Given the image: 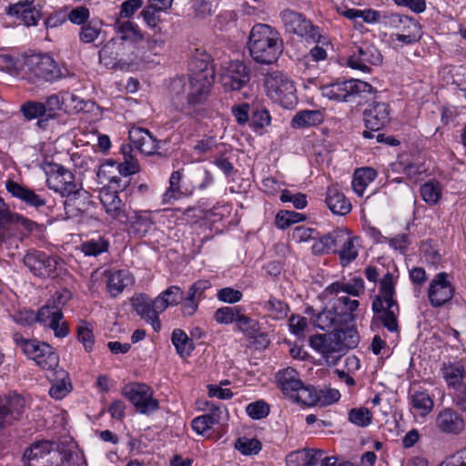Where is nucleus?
<instances>
[{"label":"nucleus","instance_id":"nucleus-1","mask_svg":"<svg viewBox=\"0 0 466 466\" xmlns=\"http://www.w3.org/2000/svg\"><path fill=\"white\" fill-rule=\"evenodd\" d=\"M360 342L355 327L335 329L331 332L316 334L309 338V345L320 353L329 366H335L349 350L354 349Z\"/></svg>","mask_w":466,"mask_h":466},{"label":"nucleus","instance_id":"nucleus-2","mask_svg":"<svg viewBox=\"0 0 466 466\" xmlns=\"http://www.w3.org/2000/svg\"><path fill=\"white\" fill-rule=\"evenodd\" d=\"M248 48L252 59L261 65L275 63L283 52L279 33L267 24H256L248 35Z\"/></svg>","mask_w":466,"mask_h":466},{"label":"nucleus","instance_id":"nucleus-3","mask_svg":"<svg viewBox=\"0 0 466 466\" xmlns=\"http://www.w3.org/2000/svg\"><path fill=\"white\" fill-rule=\"evenodd\" d=\"M359 306L357 299L348 296L339 297L333 300L331 309H325L317 315L315 325L322 330L355 327L352 324L356 319L354 311Z\"/></svg>","mask_w":466,"mask_h":466},{"label":"nucleus","instance_id":"nucleus-4","mask_svg":"<svg viewBox=\"0 0 466 466\" xmlns=\"http://www.w3.org/2000/svg\"><path fill=\"white\" fill-rule=\"evenodd\" d=\"M13 340L27 358L33 360L42 369L55 370L58 367L59 357L49 344L25 339L19 332L13 333Z\"/></svg>","mask_w":466,"mask_h":466},{"label":"nucleus","instance_id":"nucleus-5","mask_svg":"<svg viewBox=\"0 0 466 466\" xmlns=\"http://www.w3.org/2000/svg\"><path fill=\"white\" fill-rule=\"evenodd\" d=\"M374 87L367 82L350 79L335 82L322 87V95L329 99L337 101H352L356 97L363 98L367 102L373 98Z\"/></svg>","mask_w":466,"mask_h":466},{"label":"nucleus","instance_id":"nucleus-6","mask_svg":"<svg viewBox=\"0 0 466 466\" xmlns=\"http://www.w3.org/2000/svg\"><path fill=\"white\" fill-rule=\"evenodd\" d=\"M211 85L212 83L205 78L189 79L186 100L178 101L177 96L173 99L176 110L190 117L198 116L208 99Z\"/></svg>","mask_w":466,"mask_h":466},{"label":"nucleus","instance_id":"nucleus-7","mask_svg":"<svg viewBox=\"0 0 466 466\" xmlns=\"http://www.w3.org/2000/svg\"><path fill=\"white\" fill-rule=\"evenodd\" d=\"M26 66L38 81L54 82L68 74L66 67H60L53 57L46 54H35L26 59Z\"/></svg>","mask_w":466,"mask_h":466},{"label":"nucleus","instance_id":"nucleus-8","mask_svg":"<svg viewBox=\"0 0 466 466\" xmlns=\"http://www.w3.org/2000/svg\"><path fill=\"white\" fill-rule=\"evenodd\" d=\"M59 260L60 258L56 256L36 249L28 250L23 258V262L29 271L43 279H55L59 275L57 272Z\"/></svg>","mask_w":466,"mask_h":466},{"label":"nucleus","instance_id":"nucleus-9","mask_svg":"<svg viewBox=\"0 0 466 466\" xmlns=\"http://www.w3.org/2000/svg\"><path fill=\"white\" fill-rule=\"evenodd\" d=\"M383 24L399 30L396 40L406 45L418 42L421 38L420 25L413 18L396 13L383 12Z\"/></svg>","mask_w":466,"mask_h":466},{"label":"nucleus","instance_id":"nucleus-10","mask_svg":"<svg viewBox=\"0 0 466 466\" xmlns=\"http://www.w3.org/2000/svg\"><path fill=\"white\" fill-rule=\"evenodd\" d=\"M122 394L128 399L137 410L142 414L149 415L156 411L159 403L153 398L150 387L144 383H129L122 389Z\"/></svg>","mask_w":466,"mask_h":466},{"label":"nucleus","instance_id":"nucleus-11","mask_svg":"<svg viewBox=\"0 0 466 466\" xmlns=\"http://www.w3.org/2000/svg\"><path fill=\"white\" fill-rule=\"evenodd\" d=\"M281 18L289 32L305 37L307 41L321 42L322 35L319 27L313 25L302 14L287 9L281 13Z\"/></svg>","mask_w":466,"mask_h":466},{"label":"nucleus","instance_id":"nucleus-12","mask_svg":"<svg viewBox=\"0 0 466 466\" xmlns=\"http://www.w3.org/2000/svg\"><path fill=\"white\" fill-rule=\"evenodd\" d=\"M382 59V55L375 46L362 43L351 48V53L348 58V66L350 68L369 73L370 72V66L380 65Z\"/></svg>","mask_w":466,"mask_h":466},{"label":"nucleus","instance_id":"nucleus-13","mask_svg":"<svg viewBox=\"0 0 466 466\" xmlns=\"http://www.w3.org/2000/svg\"><path fill=\"white\" fill-rule=\"evenodd\" d=\"M374 319H378L388 331L400 332L398 317L400 307L396 299H384L374 297L371 304Z\"/></svg>","mask_w":466,"mask_h":466},{"label":"nucleus","instance_id":"nucleus-14","mask_svg":"<svg viewBox=\"0 0 466 466\" xmlns=\"http://www.w3.org/2000/svg\"><path fill=\"white\" fill-rule=\"evenodd\" d=\"M46 175V185L50 189L61 196L77 193L78 186L75 182L74 174L62 165L50 164Z\"/></svg>","mask_w":466,"mask_h":466},{"label":"nucleus","instance_id":"nucleus-15","mask_svg":"<svg viewBox=\"0 0 466 466\" xmlns=\"http://www.w3.org/2000/svg\"><path fill=\"white\" fill-rule=\"evenodd\" d=\"M455 287L447 272H439L431 280L428 287L429 302L433 308H441L454 297Z\"/></svg>","mask_w":466,"mask_h":466},{"label":"nucleus","instance_id":"nucleus-16","mask_svg":"<svg viewBox=\"0 0 466 466\" xmlns=\"http://www.w3.org/2000/svg\"><path fill=\"white\" fill-rule=\"evenodd\" d=\"M25 406V399L16 393L0 395V431L19 420Z\"/></svg>","mask_w":466,"mask_h":466},{"label":"nucleus","instance_id":"nucleus-17","mask_svg":"<svg viewBox=\"0 0 466 466\" xmlns=\"http://www.w3.org/2000/svg\"><path fill=\"white\" fill-rule=\"evenodd\" d=\"M221 81L227 89L240 90L250 81V69L243 61H230L225 67Z\"/></svg>","mask_w":466,"mask_h":466},{"label":"nucleus","instance_id":"nucleus-18","mask_svg":"<svg viewBox=\"0 0 466 466\" xmlns=\"http://www.w3.org/2000/svg\"><path fill=\"white\" fill-rule=\"evenodd\" d=\"M5 188L13 198L20 200L27 208L40 211L47 204L46 196L12 179H8L5 182Z\"/></svg>","mask_w":466,"mask_h":466},{"label":"nucleus","instance_id":"nucleus-19","mask_svg":"<svg viewBox=\"0 0 466 466\" xmlns=\"http://www.w3.org/2000/svg\"><path fill=\"white\" fill-rule=\"evenodd\" d=\"M265 85L268 95L276 101L283 103L285 99L295 96L296 88L293 82L279 72L268 76Z\"/></svg>","mask_w":466,"mask_h":466},{"label":"nucleus","instance_id":"nucleus-20","mask_svg":"<svg viewBox=\"0 0 466 466\" xmlns=\"http://www.w3.org/2000/svg\"><path fill=\"white\" fill-rule=\"evenodd\" d=\"M131 305L143 319L152 325L154 330L160 329L161 323L158 315L162 310L156 308V299L152 301L148 297L141 294L132 298Z\"/></svg>","mask_w":466,"mask_h":466},{"label":"nucleus","instance_id":"nucleus-21","mask_svg":"<svg viewBox=\"0 0 466 466\" xmlns=\"http://www.w3.org/2000/svg\"><path fill=\"white\" fill-rule=\"evenodd\" d=\"M367 129L380 130L390 122L389 105L382 102H372L363 112Z\"/></svg>","mask_w":466,"mask_h":466},{"label":"nucleus","instance_id":"nucleus-22","mask_svg":"<svg viewBox=\"0 0 466 466\" xmlns=\"http://www.w3.org/2000/svg\"><path fill=\"white\" fill-rule=\"evenodd\" d=\"M447 385L456 390L466 387V359L443 364L441 369Z\"/></svg>","mask_w":466,"mask_h":466},{"label":"nucleus","instance_id":"nucleus-23","mask_svg":"<svg viewBox=\"0 0 466 466\" xmlns=\"http://www.w3.org/2000/svg\"><path fill=\"white\" fill-rule=\"evenodd\" d=\"M57 448L58 444L53 441L38 440L34 441L24 451L23 466H35V462H38L40 459H44Z\"/></svg>","mask_w":466,"mask_h":466},{"label":"nucleus","instance_id":"nucleus-24","mask_svg":"<svg viewBox=\"0 0 466 466\" xmlns=\"http://www.w3.org/2000/svg\"><path fill=\"white\" fill-rule=\"evenodd\" d=\"M276 381L281 391L291 399L294 398L303 383L299 379V372L291 367L279 370L276 374Z\"/></svg>","mask_w":466,"mask_h":466},{"label":"nucleus","instance_id":"nucleus-25","mask_svg":"<svg viewBox=\"0 0 466 466\" xmlns=\"http://www.w3.org/2000/svg\"><path fill=\"white\" fill-rule=\"evenodd\" d=\"M436 427L444 433L459 434L464 428V422L455 410L444 409L436 417Z\"/></svg>","mask_w":466,"mask_h":466},{"label":"nucleus","instance_id":"nucleus-26","mask_svg":"<svg viewBox=\"0 0 466 466\" xmlns=\"http://www.w3.org/2000/svg\"><path fill=\"white\" fill-rule=\"evenodd\" d=\"M99 198L106 214L112 218L118 220L128 218L124 209V204L122 203L116 190L112 191L110 189H103L100 192Z\"/></svg>","mask_w":466,"mask_h":466},{"label":"nucleus","instance_id":"nucleus-27","mask_svg":"<svg viewBox=\"0 0 466 466\" xmlns=\"http://www.w3.org/2000/svg\"><path fill=\"white\" fill-rule=\"evenodd\" d=\"M7 14L23 21L26 26L35 25L40 18L34 1H20L9 6Z\"/></svg>","mask_w":466,"mask_h":466},{"label":"nucleus","instance_id":"nucleus-28","mask_svg":"<svg viewBox=\"0 0 466 466\" xmlns=\"http://www.w3.org/2000/svg\"><path fill=\"white\" fill-rule=\"evenodd\" d=\"M326 203L330 211L335 215L344 216L351 210L350 200L334 187H328Z\"/></svg>","mask_w":466,"mask_h":466},{"label":"nucleus","instance_id":"nucleus-29","mask_svg":"<svg viewBox=\"0 0 466 466\" xmlns=\"http://www.w3.org/2000/svg\"><path fill=\"white\" fill-rule=\"evenodd\" d=\"M106 287L113 297L118 296L125 288L133 283L132 276L124 269L109 271L106 273Z\"/></svg>","mask_w":466,"mask_h":466},{"label":"nucleus","instance_id":"nucleus-30","mask_svg":"<svg viewBox=\"0 0 466 466\" xmlns=\"http://www.w3.org/2000/svg\"><path fill=\"white\" fill-rule=\"evenodd\" d=\"M103 21L99 18H93L88 23L81 25L78 37L80 42L84 44L95 43L101 39V43L105 40L103 31Z\"/></svg>","mask_w":466,"mask_h":466},{"label":"nucleus","instance_id":"nucleus-31","mask_svg":"<svg viewBox=\"0 0 466 466\" xmlns=\"http://www.w3.org/2000/svg\"><path fill=\"white\" fill-rule=\"evenodd\" d=\"M323 120L324 116L320 110H300L293 116L291 126L296 128L314 127L321 124Z\"/></svg>","mask_w":466,"mask_h":466},{"label":"nucleus","instance_id":"nucleus-32","mask_svg":"<svg viewBox=\"0 0 466 466\" xmlns=\"http://www.w3.org/2000/svg\"><path fill=\"white\" fill-rule=\"evenodd\" d=\"M184 292L178 286H170L156 298V308L162 312L167 308L177 306L183 299Z\"/></svg>","mask_w":466,"mask_h":466},{"label":"nucleus","instance_id":"nucleus-33","mask_svg":"<svg viewBox=\"0 0 466 466\" xmlns=\"http://www.w3.org/2000/svg\"><path fill=\"white\" fill-rule=\"evenodd\" d=\"M171 341L177 353L183 359L189 357L195 350L194 341L180 329H175L172 331Z\"/></svg>","mask_w":466,"mask_h":466},{"label":"nucleus","instance_id":"nucleus-34","mask_svg":"<svg viewBox=\"0 0 466 466\" xmlns=\"http://www.w3.org/2000/svg\"><path fill=\"white\" fill-rule=\"evenodd\" d=\"M377 175L378 172L372 167L356 169L352 180V188L356 194L361 197L367 186L377 177Z\"/></svg>","mask_w":466,"mask_h":466},{"label":"nucleus","instance_id":"nucleus-35","mask_svg":"<svg viewBox=\"0 0 466 466\" xmlns=\"http://www.w3.org/2000/svg\"><path fill=\"white\" fill-rule=\"evenodd\" d=\"M189 79L198 80V77L208 80L209 83H213L215 73L212 66L206 59H192L189 64Z\"/></svg>","mask_w":466,"mask_h":466},{"label":"nucleus","instance_id":"nucleus-36","mask_svg":"<svg viewBox=\"0 0 466 466\" xmlns=\"http://www.w3.org/2000/svg\"><path fill=\"white\" fill-rule=\"evenodd\" d=\"M117 33L121 42L128 41L131 44H138L144 39V35L137 25L130 21L118 23Z\"/></svg>","mask_w":466,"mask_h":466},{"label":"nucleus","instance_id":"nucleus-37","mask_svg":"<svg viewBox=\"0 0 466 466\" xmlns=\"http://www.w3.org/2000/svg\"><path fill=\"white\" fill-rule=\"evenodd\" d=\"M154 228V222L147 212H136L131 221V232L138 238L145 237Z\"/></svg>","mask_w":466,"mask_h":466},{"label":"nucleus","instance_id":"nucleus-38","mask_svg":"<svg viewBox=\"0 0 466 466\" xmlns=\"http://www.w3.org/2000/svg\"><path fill=\"white\" fill-rule=\"evenodd\" d=\"M79 195V188L77 193L72 195H63V197H66V199L64 202V206L66 214L68 218L79 217L87 209L86 202L81 199Z\"/></svg>","mask_w":466,"mask_h":466},{"label":"nucleus","instance_id":"nucleus-39","mask_svg":"<svg viewBox=\"0 0 466 466\" xmlns=\"http://www.w3.org/2000/svg\"><path fill=\"white\" fill-rule=\"evenodd\" d=\"M422 199L431 206L436 205L442 196V187L439 181L429 180L420 186Z\"/></svg>","mask_w":466,"mask_h":466},{"label":"nucleus","instance_id":"nucleus-40","mask_svg":"<svg viewBox=\"0 0 466 466\" xmlns=\"http://www.w3.org/2000/svg\"><path fill=\"white\" fill-rule=\"evenodd\" d=\"M167 142L163 140H157L150 132L144 137L141 144L138 146L137 149L147 156H159L162 157H167V153L162 152V145H166Z\"/></svg>","mask_w":466,"mask_h":466},{"label":"nucleus","instance_id":"nucleus-41","mask_svg":"<svg viewBox=\"0 0 466 466\" xmlns=\"http://www.w3.org/2000/svg\"><path fill=\"white\" fill-rule=\"evenodd\" d=\"M293 400L307 406L317 405L321 401L320 390H317L311 385L302 383V386L297 391Z\"/></svg>","mask_w":466,"mask_h":466},{"label":"nucleus","instance_id":"nucleus-42","mask_svg":"<svg viewBox=\"0 0 466 466\" xmlns=\"http://www.w3.org/2000/svg\"><path fill=\"white\" fill-rule=\"evenodd\" d=\"M182 178V173L179 170L173 171L169 178V187L167 188L162 196L163 204L172 203L177 200L182 195L180 182Z\"/></svg>","mask_w":466,"mask_h":466},{"label":"nucleus","instance_id":"nucleus-43","mask_svg":"<svg viewBox=\"0 0 466 466\" xmlns=\"http://www.w3.org/2000/svg\"><path fill=\"white\" fill-rule=\"evenodd\" d=\"M62 309L56 305V301L48 300L45 306L35 313V322L47 326L48 322L55 319V317L62 315Z\"/></svg>","mask_w":466,"mask_h":466},{"label":"nucleus","instance_id":"nucleus-44","mask_svg":"<svg viewBox=\"0 0 466 466\" xmlns=\"http://www.w3.org/2000/svg\"><path fill=\"white\" fill-rule=\"evenodd\" d=\"M355 237H350L347 235V240L343 241L339 251L337 252L339 256L342 266H347L358 257V249L355 246Z\"/></svg>","mask_w":466,"mask_h":466},{"label":"nucleus","instance_id":"nucleus-45","mask_svg":"<svg viewBox=\"0 0 466 466\" xmlns=\"http://www.w3.org/2000/svg\"><path fill=\"white\" fill-rule=\"evenodd\" d=\"M56 373H58L60 377L58 381L50 388L49 394L53 399L61 400L70 391L71 384L68 374L65 370H60Z\"/></svg>","mask_w":466,"mask_h":466},{"label":"nucleus","instance_id":"nucleus-46","mask_svg":"<svg viewBox=\"0 0 466 466\" xmlns=\"http://www.w3.org/2000/svg\"><path fill=\"white\" fill-rule=\"evenodd\" d=\"M20 112L25 120L31 121L45 115L46 107L42 101L27 100L20 106Z\"/></svg>","mask_w":466,"mask_h":466},{"label":"nucleus","instance_id":"nucleus-47","mask_svg":"<svg viewBox=\"0 0 466 466\" xmlns=\"http://www.w3.org/2000/svg\"><path fill=\"white\" fill-rule=\"evenodd\" d=\"M130 146H122L121 151L124 155V162L118 165V171L124 177L136 174L139 171V165L137 160L129 154L131 151Z\"/></svg>","mask_w":466,"mask_h":466},{"label":"nucleus","instance_id":"nucleus-48","mask_svg":"<svg viewBox=\"0 0 466 466\" xmlns=\"http://www.w3.org/2000/svg\"><path fill=\"white\" fill-rule=\"evenodd\" d=\"M66 101H68V99H66ZM42 104L46 107L45 115H47L48 118L56 119L65 104V98L61 97L59 94H52L46 96Z\"/></svg>","mask_w":466,"mask_h":466},{"label":"nucleus","instance_id":"nucleus-49","mask_svg":"<svg viewBox=\"0 0 466 466\" xmlns=\"http://www.w3.org/2000/svg\"><path fill=\"white\" fill-rule=\"evenodd\" d=\"M306 218L304 214L292 210H280L276 216V226L285 229L291 225L303 221Z\"/></svg>","mask_w":466,"mask_h":466},{"label":"nucleus","instance_id":"nucleus-50","mask_svg":"<svg viewBox=\"0 0 466 466\" xmlns=\"http://www.w3.org/2000/svg\"><path fill=\"white\" fill-rule=\"evenodd\" d=\"M77 339L84 346L86 352L93 350L95 339L91 325L86 321H81L76 329Z\"/></svg>","mask_w":466,"mask_h":466},{"label":"nucleus","instance_id":"nucleus-51","mask_svg":"<svg viewBox=\"0 0 466 466\" xmlns=\"http://www.w3.org/2000/svg\"><path fill=\"white\" fill-rule=\"evenodd\" d=\"M271 116L268 110L264 107L252 106L250 116V127L257 130L269 126Z\"/></svg>","mask_w":466,"mask_h":466},{"label":"nucleus","instance_id":"nucleus-52","mask_svg":"<svg viewBox=\"0 0 466 466\" xmlns=\"http://www.w3.org/2000/svg\"><path fill=\"white\" fill-rule=\"evenodd\" d=\"M236 323L238 329L247 337L255 338L259 331L258 322L247 315L240 313Z\"/></svg>","mask_w":466,"mask_h":466},{"label":"nucleus","instance_id":"nucleus-53","mask_svg":"<svg viewBox=\"0 0 466 466\" xmlns=\"http://www.w3.org/2000/svg\"><path fill=\"white\" fill-rule=\"evenodd\" d=\"M235 448L243 455L250 456L258 454L262 449V444L258 439L244 437L237 440Z\"/></svg>","mask_w":466,"mask_h":466},{"label":"nucleus","instance_id":"nucleus-54","mask_svg":"<svg viewBox=\"0 0 466 466\" xmlns=\"http://www.w3.org/2000/svg\"><path fill=\"white\" fill-rule=\"evenodd\" d=\"M264 308L276 319H282L286 318L289 311V305L286 302L278 299L272 296L265 303Z\"/></svg>","mask_w":466,"mask_h":466},{"label":"nucleus","instance_id":"nucleus-55","mask_svg":"<svg viewBox=\"0 0 466 466\" xmlns=\"http://www.w3.org/2000/svg\"><path fill=\"white\" fill-rule=\"evenodd\" d=\"M241 308L237 307H222L215 311L214 319L219 324H230L237 321Z\"/></svg>","mask_w":466,"mask_h":466},{"label":"nucleus","instance_id":"nucleus-56","mask_svg":"<svg viewBox=\"0 0 466 466\" xmlns=\"http://www.w3.org/2000/svg\"><path fill=\"white\" fill-rule=\"evenodd\" d=\"M412 406L421 415L428 414L433 408V400L424 391H416L411 397Z\"/></svg>","mask_w":466,"mask_h":466},{"label":"nucleus","instance_id":"nucleus-57","mask_svg":"<svg viewBox=\"0 0 466 466\" xmlns=\"http://www.w3.org/2000/svg\"><path fill=\"white\" fill-rule=\"evenodd\" d=\"M347 235L346 230L337 228L323 236L330 253H337L339 251L343 241L347 240Z\"/></svg>","mask_w":466,"mask_h":466},{"label":"nucleus","instance_id":"nucleus-58","mask_svg":"<svg viewBox=\"0 0 466 466\" xmlns=\"http://www.w3.org/2000/svg\"><path fill=\"white\" fill-rule=\"evenodd\" d=\"M218 424V416L215 414H204L192 420V429L198 434H204L213 425Z\"/></svg>","mask_w":466,"mask_h":466},{"label":"nucleus","instance_id":"nucleus-59","mask_svg":"<svg viewBox=\"0 0 466 466\" xmlns=\"http://www.w3.org/2000/svg\"><path fill=\"white\" fill-rule=\"evenodd\" d=\"M371 420L372 414L367 408H353L349 411V420L359 427H367Z\"/></svg>","mask_w":466,"mask_h":466},{"label":"nucleus","instance_id":"nucleus-60","mask_svg":"<svg viewBox=\"0 0 466 466\" xmlns=\"http://www.w3.org/2000/svg\"><path fill=\"white\" fill-rule=\"evenodd\" d=\"M269 405L263 400L253 401L246 407V412L252 420L264 419L269 414Z\"/></svg>","mask_w":466,"mask_h":466},{"label":"nucleus","instance_id":"nucleus-61","mask_svg":"<svg viewBox=\"0 0 466 466\" xmlns=\"http://www.w3.org/2000/svg\"><path fill=\"white\" fill-rule=\"evenodd\" d=\"M108 248V243L102 238L91 239L82 244L81 249L86 256L96 257Z\"/></svg>","mask_w":466,"mask_h":466},{"label":"nucleus","instance_id":"nucleus-62","mask_svg":"<svg viewBox=\"0 0 466 466\" xmlns=\"http://www.w3.org/2000/svg\"><path fill=\"white\" fill-rule=\"evenodd\" d=\"M165 11V9H158L148 5L142 10L140 15L148 27L152 29L157 28V31H160V27H158L160 13Z\"/></svg>","mask_w":466,"mask_h":466},{"label":"nucleus","instance_id":"nucleus-63","mask_svg":"<svg viewBox=\"0 0 466 466\" xmlns=\"http://www.w3.org/2000/svg\"><path fill=\"white\" fill-rule=\"evenodd\" d=\"M394 295L395 287L393 283V277L390 272H388L380 280L379 293L375 297H380L384 299H396Z\"/></svg>","mask_w":466,"mask_h":466},{"label":"nucleus","instance_id":"nucleus-64","mask_svg":"<svg viewBox=\"0 0 466 466\" xmlns=\"http://www.w3.org/2000/svg\"><path fill=\"white\" fill-rule=\"evenodd\" d=\"M90 17L89 9L84 5L73 8L67 15V19L74 25H83L88 23Z\"/></svg>","mask_w":466,"mask_h":466}]
</instances>
